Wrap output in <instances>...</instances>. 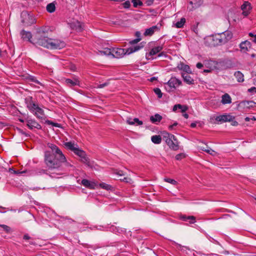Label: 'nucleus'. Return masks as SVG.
Segmentation results:
<instances>
[{
	"label": "nucleus",
	"mask_w": 256,
	"mask_h": 256,
	"mask_svg": "<svg viewBox=\"0 0 256 256\" xmlns=\"http://www.w3.org/2000/svg\"><path fill=\"white\" fill-rule=\"evenodd\" d=\"M48 146L52 152L46 151L44 154V162L50 169L60 168L61 162L65 159V156L62 150L55 144L48 143Z\"/></svg>",
	"instance_id": "nucleus-1"
},
{
	"label": "nucleus",
	"mask_w": 256,
	"mask_h": 256,
	"mask_svg": "<svg viewBox=\"0 0 256 256\" xmlns=\"http://www.w3.org/2000/svg\"><path fill=\"white\" fill-rule=\"evenodd\" d=\"M65 148L72 152L81 158V161L86 164L88 166L92 167V164L88 158L86 156V153L82 149L80 148L78 144L74 142H65L64 144Z\"/></svg>",
	"instance_id": "nucleus-2"
},
{
	"label": "nucleus",
	"mask_w": 256,
	"mask_h": 256,
	"mask_svg": "<svg viewBox=\"0 0 256 256\" xmlns=\"http://www.w3.org/2000/svg\"><path fill=\"white\" fill-rule=\"evenodd\" d=\"M144 47L142 44L136 46H132L128 48H112V58H122L126 54H130L137 52Z\"/></svg>",
	"instance_id": "nucleus-3"
},
{
	"label": "nucleus",
	"mask_w": 256,
	"mask_h": 256,
	"mask_svg": "<svg viewBox=\"0 0 256 256\" xmlns=\"http://www.w3.org/2000/svg\"><path fill=\"white\" fill-rule=\"evenodd\" d=\"M205 44L209 46H215L224 44L220 33L208 36L205 39Z\"/></svg>",
	"instance_id": "nucleus-4"
},
{
	"label": "nucleus",
	"mask_w": 256,
	"mask_h": 256,
	"mask_svg": "<svg viewBox=\"0 0 256 256\" xmlns=\"http://www.w3.org/2000/svg\"><path fill=\"white\" fill-rule=\"evenodd\" d=\"M43 31L41 30L38 32V34L32 39V43L36 46H42L48 48L50 38L40 35V34Z\"/></svg>",
	"instance_id": "nucleus-5"
},
{
	"label": "nucleus",
	"mask_w": 256,
	"mask_h": 256,
	"mask_svg": "<svg viewBox=\"0 0 256 256\" xmlns=\"http://www.w3.org/2000/svg\"><path fill=\"white\" fill-rule=\"evenodd\" d=\"M182 84V82L176 77H172L170 80L164 84V86L166 91L170 92L172 89H175Z\"/></svg>",
	"instance_id": "nucleus-6"
},
{
	"label": "nucleus",
	"mask_w": 256,
	"mask_h": 256,
	"mask_svg": "<svg viewBox=\"0 0 256 256\" xmlns=\"http://www.w3.org/2000/svg\"><path fill=\"white\" fill-rule=\"evenodd\" d=\"M48 48L49 49H62L66 46L65 42L58 39L50 38Z\"/></svg>",
	"instance_id": "nucleus-7"
},
{
	"label": "nucleus",
	"mask_w": 256,
	"mask_h": 256,
	"mask_svg": "<svg viewBox=\"0 0 256 256\" xmlns=\"http://www.w3.org/2000/svg\"><path fill=\"white\" fill-rule=\"evenodd\" d=\"M163 49V45L158 46L152 48L150 50L146 53V58L147 60H153L154 58H152L153 56L156 55L157 54L160 52Z\"/></svg>",
	"instance_id": "nucleus-8"
},
{
	"label": "nucleus",
	"mask_w": 256,
	"mask_h": 256,
	"mask_svg": "<svg viewBox=\"0 0 256 256\" xmlns=\"http://www.w3.org/2000/svg\"><path fill=\"white\" fill-rule=\"evenodd\" d=\"M234 118V116H231L230 114H224L216 116L215 120L218 123L222 124L226 122L232 121Z\"/></svg>",
	"instance_id": "nucleus-9"
},
{
	"label": "nucleus",
	"mask_w": 256,
	"mask_h": 256,
	"mask_svg": "<svg viewBox=\"0 0 256 256\" xmlns=\"http://www.w3.org/2000/svg\"><path fill=\"white\" fill-rule=\"evenodd\" d=\"M242 10V14L244 16H247L250 12L252 6L250 2L245 1L240 6Z\"/></svg>",
	"instance_id": "nucleus-10"
},
{
	"label": "nucleus",
	"mask_w": 256,
	"mask_h": 256,
	"mask_svg": "<svg viewBox=\"0 0 256 256\" xmlns=\"http://www.w3.org/2000/svg\"><path fill=\"white\" fill-rule=\"evenodd\" d=\"M26 123L27 126L30 130H32L33 128L40 130L42 128L41 126L34 120L30 118L26 120Z\"/></svg>",
	"instance_id": "nucleus-11"
},
{
	"label": "nucleus",
	"mask_w": 256,
	"mask_h": 256,
	"mask_svg": "<svg viewBox=\"0 0 256 256\" xmlns=\"http://www.w3.org/2000/svg\"><path fill=\"white\" fill-rule=\"evenodd\" d=\"M108 231L118 234L125 233L126 232V230L119 226H116L114 225L109 224Z\"/></svg>",
	"instance_id": "nucleus-12"
},
{
	"label": "nucleus",
	"mask_w": 256,
	"mask_h": 256,
	"mask_svg": "<svg viewBox=\"0 0 256 256\" xmlns=\"http://www.w3.org/2000/svg\"><path fill=\"white\" fill-rule=\"evenodd\" d=\"M220 34L223 39L224 44L230 40L233 36L232 33L230 30H226L220 33Z\"/></svg>",
	"instance_id": "nucleus-13"
},
{
	"label": "nucleus",
	"mask_w": 256,
	"mask_h": 256,
	"mask_svg": "<svg viewBox=\"0 0 256 256\" xmlns=\"http://www.w3.org/2000/svg\"><path fill=\"white\" fill-rule=\"evenodd\" d=\"M170 138L166 139V142L169 146L170 148L173 150H176L178 148V145L176 144L174 142L171 140L173 138L174 140H176L175 136L173 134H168Z\"/></svg>",
	"instance_id": "nucleus-14"
},
{
	"label": "nucleus",
	"mask_w": 256,
	"mask_h": 256,
	"mask_svg": "<svg viewBox=\"0 0 256 256\" xmlns=\"http://www.w3.org/2000/svg\"><path fill=\"white\" fill-rule=\"evenodd\" d=\"M64 83L67 86L70 87L80 86V81L76 78H74L72 80L66 78L64 80Z\"/></svg>",
	"instance_id": "nucleus-15"
},
{
	"label": "nucleus",
	"mask_w": 256,
	"mask_h": 256,
	"mask_svg": "<svg viewBox=\"0 0 256 256\" xmlns=\"http://www.w3.org/2000/svg\"><path fill=\"white\" fill-rule=\"evenodd\" d=\"M81 184L90 189H94L96 185L95 182H90L86 179H83L81 182Z\"/></svg>",
	"instance_id": "nucleus-16"
},
{
	"label": "nucleus",
	"mask_w": 256,
	"mask_h": 256,
	"mask_svg": "<svg viewBox=\"0 0 256 256\" xmlns=\"http://www.w3.org/2000/svg\"><path fill=\"white\" fill-rule=\"evenodd\" d=\"M240 48L242 52H246L250 48V42L248 40L242 42L240 44Z\"/></svg>",
	"instance_id": "nucleus-17"
},
{
	"label": "nucleus",
	"mask_w": 256,
	"mask_h": 256,
	"mask_svg": "<svg viewBox=\"0 0 256 256\" xmlns=\"http://www.w3.org/2000/svg\"><path fill=\"white\" fill-rule=\"evenodd\" d=\"M32 112L38 118L42 119L44 116V112L42 109L40 108L38 106L36 107V110H34Z\"/></svg>",
	"instance_id": "nucleus-18"
},
{
	"label": "nucleus",
	"mask_w": 256,
	"mask_h": 256,
	"mask_svg": "<svg viewBox=\"0 0 256 256\" xmlns=\"http://www.w3.org/2000/svg\"><path fill=\"white\" fill-rule=\"evenodd\" d=\"M20 35L24 40H28L29 42L32 43V40H30L32 38L30 32L22 30L20 32Z\"/></svg>",
	"instance_id": "nucleus-19"
},
{
	"label": "nucleus",
	"mask_w": 256,
	"mask_h": 256,
	"mask_svg": "<svg viewBox=\"0 0 256 256\" xmlns=\"http://www.w3.org/2000/svg\"><path fill=\"white\" fill-rule=\"evenodd\" d=\"M70 26L72 29L78 32H80L82 30V24L78 20L74 21L71 23Z\"/></svg>",
	"instance_id": "nucleus-20"
},
{
	"label": "nucleus",
	"mask_w": 256,
	"mask_h": 256,
	"mask_svg": "<svg viewBox=\"0 0 256 256\" xmlns=\"http://www.w3.org/2000/svg\"><path fill=\"white\" fill-rule=\"evenodd\" d=\"M221 102L223 104H230L232 103V98L228 94H224L222 96Z\"/></svg>",
	"instance_id": "nucleus-21"
},
{
	"label": "nucleus",
	"mask_w": 256,
	"mask_h": 256,
	"mask_svg": "<svg viewBox=\"0 0 256 256\" xmlns=\"http://www.w3.org/2000/svg\"><path fill=\"white\" fill-rule=\"evenodd\" d=\"M60 167L66 170H70V168L73 167V165L70 162L67 161L65 158V159L62 160L61 162Z\"/></svg>",
	"instance_id": "nucleus-22"
},
{
	"label": "nucleus",
	"mask_w": 256,
	"mask_h": 256,
	"mask_svg": "<svg viewBox=\"0 0 256 256\" xmlns=\"http://www.w3.org/2000/svg\"><path fill=\"white\" fill-rule=\"evenodd\" d=\"M202 3V0H198L194 1H190L189 4L191 5L192 8H189L190 10L196 8L200 6Z\"/></svg>",
	"instance_id": "nucleus-23"
},
{
	"label": "nucleus",
	"mask_w": 256,
	"mask_h": 256,
	"mask_svg": "<svg viewBox=\"0 0 256 256\" xmlns=\"http://www.w3.org/2000/svg\"><path fill=\"white\" fill-rule=\"evenodd\" d=\"M234 76L236 78V80L238 82H242L244 80V75L240 71H236L234 73Z\"/></svg>",
	"instance_id": "nucleus-24"
},
{
	"label": "nucleus",
	"mask_w": 256,
	"mask_h": 256,
	"mask_svg": "<svg viewBox=\"0 0 256 256\" xmlns=\"http://www.w3.org/2000/svg\"><path fill=\"white\" fill-rule=\"evenodd\" d=\"M178 68L182 70L184 72H186L188 74H190L192 72L190 67L186 64H184V63H180L178 66Z\"/></svg>",
	"instance_id": "nucleus-25"
},
{
	"label": "nucleus",
	"mask_w": 256,
	"mask_h": 256,
	"mask_svg": "<svg viewBox=\"0 0 256 256\" xmlns=\"http://www.w3.org/2000/svg\"><path fill=\"white\" fill-rule=\"evenodd\" d=\"M180 218L184 222L189 220L190 224H194L196 222V218L194 216H181Z\"/></svg>",
	"instance_id": "nucleus-26"
},
{
	"label": "nucleus",
	"mask_w": 256,
	"mask_h": 256,
	"mask_svg": "<svg viewBox=\"0 0 256 256\" xmlns=\"http://www.w3.org/2000/svg\"><path fill=\"white\" fill-rule=\"evenodd\" d=\"M98 54L104 56H112V48H104L102 50L98 51Z\"/></svg>",
	"instance_id": "nucleus-27"
},
{
	"label": "nucleus",
	"mask_w": 256,
	"mask_h": 256,
	"mask_svg": "<svg viewBox=\"0 0 256 256\" xmlns=\"http://www.w3.org/2000/svg\"><path fill=\"white\" fill-rule=\"evenodd\" d=\"M182 77L184 82L186 84H194V80L190 75L184 73H182Z\"/></svg>",
	"instance_id": "nucleus-28"
},
{
	"label": "nucleus",
	"mask_w": 256,
	"mask_h": 256,
	"mask_svg": "<svg viewBox=\"0 0 256 256\" xmlns=\"http://www.w3.org/2000/svg\"><path fill=\"white\" fill-rule=\"evenodd\" d=\"M162 120V116L158 114H156L154 115L150 116V120L153 124L159 122Z\"/></svg>",
	"instance_id": "nucleus-29"
},
{
	"label": "nucleus",
	"mask_w": 256,
	"mask_h": 256,
	"mask_svg": "<svg viewBox=\"0 0 256 256\" xmlns=\"http://www.w3.org/2000/svg\"><path fill=\"white\" fill-rule=\"evenodd\" d=\"M158 30V28L156 26H152L146 30L144 32V36H152L154 33Z\"/></svg>",
	"instance_id": "nucleus-30"
},
{
	"label": "nucleus",
	"mask_w": 256,
	"mask_h": 256,
	"mask_svg": "<svg viewBox=\"0 0 256 256\" xmlns=\"http://www.w3.org/2000/svg\"><path fill=\"white\" fill-rule=\"evenodd\" d=\"M151 140L154 144H160L162 142V137L160 135H154L151 137Z\"/></svg>",
	"instance_id": "nucleus-31"
},
{
	"label": "nucleus",
	"mask_w": 256,
	"mask_h": 256,
	"mask_svg": "<svg viewBox=\"0 0 256 256\" xmlns=\"http://www.w3.org/2000/svg\"><path fill=\"white\" fill-rule=\"evenodd\" d=\"M26 104L28 108L32 112L34 110H36V107L38 106V104L34 103V102L32 100L28 102Z\"/></svg>",
	"instance_id": "nucleus-32"
},
{
	"label": "nucleus",
	"mask_w": 256,
	"mask_h": 256,
	"mask_svg": "<svg viewBox=\"0 0 256 256\" xmlns=\"http://www.w3.org/2000/svg\"><path fill=\"white\" fill-rule=\"evenodd\" d=\"M24 16L27 17L28 19L30 18L32 20V22H26V20L22 19V23L26 24H32L34 22V20L32 18V16L28 14L26 12H22V17L23 18Z\"/></svg>",
	"instance_id": "nucleus-33"
},
{
	"label": "nucleus",
	"mask_w": 256,
	"mask_h": 256,
	"mask_svg": "<svg viewBox=\"0 0 256 256\" xmlns=\"http://www.w3.org/2000/svg\"><path fill=\"white\" fill-rule=\"evenodd\" d=\"M244 106L246 108H250L256 106V103L254 101H244L242 102Z\"/></svg>",
	"instance_id": "nucleus-34"
},
{
	"label": "nucleus",
	"mask_w": 256,
	"mask_h": 256,
	"mask_svg": "<svg viewBox=\"0 0 256 256\" xmlns=\"http://www.w3.org/2000/svg\"><path fill=\"white\" fill-rule=\"evenodd\" d=\"M186 22V19L184 18H180V20L176 22L175 24V26L177 28H182L184 26Z\"/></svg>",
	"instance_id": "nucleus-35"
},
{
	"label": "nucleus",
	"mask_w": 256,
	"mask_h": 256,
	"mask_svg": "<svg viewBox=\"0 0 256 256\" xmlns=\"http://www.w3.org/2000/svg\"><path fill=\"white\" fill-rule=\"evenodd\" d=\"M56 10V6L54 4L50 3L46 6V10L50 13L54 12Z\"/></svg>",
	"instance_id": "nucleus-36"
},
{
	"label": "nucleus",
	"mask_w": 256,
	"mask_h": 256,
	"mask_svg": "<svg viewBox=\"0 0 256 256\" xmlns=\"http://www.w3.org/2000/svg\"><path fill=\"white\" fill-rule=\"evenodd\" d=\"M99 185L101 188L108 190H111L112 188V186L110 185L106 184L104 182L100 183V184Z\"/></svg>",
	"instance_id": "nucleus-37"
},
{
	"label": "nucleus",
	"mask_w": 256,
	"mask_h": 256,
	"mask_svg": "<svg viewBox=\"0 0 256 256\" xmlns=\"http://www.w3.org/2000/svg\"><path fill=\"white\" fill-rule=\"evenodd\" d=\"M28 80H29L30 81L34 82L37 84H40V85L42 84V83L40 81L37 80V79L34 76L30 75L28 76Z\"/></svg>",
	"instance_id": "nucleus-38"
},
{
	"label": "nucleus",
	"mask_w": 256,
	"mask_h": 256,
	"mask_svg": "<svg viewBox=\"0 0 256 256\" xmlns=\"http://www.w3.org/2000/svg\"><path fill=\"white\" fill-rule=\"evenodd\" d=\"M108 226L109 224H108L105 226H94V228L103 231H108Z\"/></svg>",
	"instance_id": "nucleus-39"
},
{
	"label": "nucleus",
	"mask_w": 256,
	"mask_h": 256,
	"mask_svg": "<svg viewBox=\"0 0 256 256\" xmlns=\"http://www.w3.org/2000/svg\"><path fill=\"white\" fill-rule=\"evenodd\" d=\"M164 181L168 183H170L174 186H176L178 184V182L176 180L170 178H164Z\"/></svg>",
	"instance_id": "nucleus-40"
},
{
	"label": "nucleus",
	"mask_w": 256,
	"mask_h": 256,
	"mask_svg": "<svg viewBox=\"0 0 256 256\" xmlns=\"http://www.w3.org/2000/svg\"><path fill=\"white\" fill-rule=\"evenodd\" d=\"M133 6L134 8L142 6L143 4L140 0H132Z\"/></svg>",
	"instance_id": "nucleus-41"
},
{
	"label": "nucleus",
	"mask_w": 256,
	"mask_h": 256,
	"mask_svg": "<svg viewBox=\"0 0 256 256\" xmlns=\"http://www.w3.org/2000/svg\"><path fill=\"white\" fill-rule=\"evenodd\" d=\"M154 93L157 95L158 97L160 98L162 96V93L161 92V90L159 88H155L154 90Z\"/></svg>",
	"instance_id": "nucleus-42"
},
{
	"label": "nucleus",
	"mask_w": 256,
	"mask_h": 256,
	"mask_svg": "<svg viewBox=\"0 0 256 256\" xmlns=\"http://www.w3.org/2000/svg\"><path fill=\"white\" fill-rule=\"evenodd\" d=\"M46 124H47L48 125H52L53 126L60 128V124L58 123L54 122L51 120H47L46 121Z\"/></svg>",
	"instance_id": "nucleus-43"
},
{
	"label": "nucleus",
	"mask_w": 256,
	"mask_h": 256,
	"mask_svg": "<svg viewBox=\"0 0 256 256\" xmlns=\"http://www.w3.org/2000/svg\"><path fill=\"white\" fill-rule=\"evenodd\" d=\"M186 157V154L184 153H180L176 156V159L178 160H180Z\"/></svg>",
	"instance_id": "nucleus-44"
},
{
	"label": "nucleus",
	"mask_w": 256,
	"mask_h": 256,
	"mask_svg": "<svg viewBox=\"0 0 256 256\" xmlns=\"http://www.w3.org/2000/svg\"><path fill=\"white\" fill-rule=\"evenodd\" d=\"M0 226L2 227L3 230L7 233H8L10 231V228L8 226L5 224H0Z\"/></svg>",
	"instance_id": "nucleus-45"
},
{
	"label": "nucleus",
	"mask_w": 256,
	"mask_h": 256,
	"mask_svg": "<svg viewBox=\"0 0 256 256\" xmlns=\"http://www.w3.org/2000/svg\"><path fill=\"white\" fill-rule=\"evenodd\" d=\"M173 243L174 244L178 246V247H180V250L182 251H184L185 250H190V249L188 247L184 246H182L181 244L176 242L174 241Z\"/></svg>",
	"instance_id": "nucleus-46"
},
{
	"label": "nucleus",
	"mask_w": 256,
	"mask_h": 256,
	"mask_svg": "<svg viewBox=\"0 0 256 256\" xmlns=\"http://www.w3.org/2000/svg\"><path fill=\"white\" fill-rule=\"evenodd\" d=\"M185 108L183 106H182V104H175L173 106L172 110L174 112H176L177 111V110H178V108Z\"/></svg>",
	"instance_id": "nucleus-47"
},
{
	"label": "nucleus",
	"mask_w": 256,
	"mask_h": 256,
	"mask_svg": "<svg viewBox=\"0 0 256 256\" xmlns=\"http://www.w3.org/2000/svg\"><path fill=\"white\" fill-rule=\"evenodd\" d=\"M141 40V38H136L133 40H131L129 42L130 44L131 45H134L136 44H137L138 42H139Z\"/></svg>",
	"instance_id": "nucleus-48"
},
{
	"label": "nucleus",
	"mask_w": 256,
	"mask_h": 256,
	"mask_svg": "<svg viewBox=\"0 0 256 256\" xmlns=\"http://www.w3.org/2000/svg\"><path fill=\"white\" fill-rule=\"evenodd\" d=\"M134 124H136L137 126H141L143 124L142 120H140L138 118H134Z\"/></svg>",
	"instance_id": "nucleus-49"
},
{
	"label": "nucleus",
	"mask_w": 256,
	"mask_h": 256,
	"mask_svg": "<svg viewBox=\"0 0 256 256\" xmlns=\"http://www.w3.org/2000/svg\"><path fill=\"white\" fill-rule=\"evenodd\" d=\"M205 64H212V65H214V68H216V66H215V65H218V63L216 62V61H213V60H210V61H208L206 62Z\"/></svg>",
	"instance_id": "nucleus-50"
},
{
	"label": "nucleus",
	"mask_w": 256,
	"mask_h": 256,
	"mask_svg": "<svg viewBox=\"0 0 256 256\" xmlns=\"http://www.w3.org/2000/svg\"><path fill=\"white\" fill-rule=\"evenodd\" d=\"M108 84H109L108 82H104L103 84H100L98 85L96 88H102L107 86Z\"/></svg>",
	"instance_id": "nucleus-51"
},
{
	"label": "nucleus",
	"mask_w": 256,
	"mask_h": 256,
	"mask_svg": "<svg viewBox=\"0 0 256 256\" xmlns=\"http://www.w3.org/2000/svg\"><path fill=\"white\" fill-rule=\"evenodd\" d=\"M202 150L206 152L207 153L212 155L213 154V153L214 152V151L211 148L204 149V148H203Z\"/></svg>",
	"instance_id": "nucleus-52"
},
{
	"label": "nucleus",
	"mask_w": 256,
	"mask_h": 256,
	"mask_svg": "<svg viewBox=\"0 0 256 256\" xmlns=\"http://www.w3.org/2000/svg\"><path fill=\"white\" fill-rule=\"evenodd\" d=\"M126 122L130 125H134V119H132V118H128V119L126 120Z\"/></svg>",
	"instance_id": "nucleus-53"
},
{
	"label": "nucleus",
	"mask_w": 256,
	"mask_h": 256,
	"mask_svg": "<svg viewBox=\"0 0 256 256\" xmlns=\"http://www.w3.org/2000/svg\"><path fill=\"white\" fill-rule=\"evenodd\" d=\"M178 123L177 122H174L172 124L168 126V130H172L175 126H178Z\"/></svg>",
	"instance_id": "nucleus-54"
},
{
	"label": "nucleus",
	"mask_w": 256,
	"mask_h": 256,
	"mask_svg": "<svg viewBox=\"0 0 256 256\" xmlns=\"http://www.w3.org/2000/svg\"><path fill=\"white\" fill-rule=\"evenodd\" d=\"M9 171L10 172H11L12 173H13V174H22V173L23 172H22L15 170H13L12 168H10Z\"/></svg>",
	"instance_id": "nucleus-55"
},
{
	"label": "nucleus",
	"mask_w": 256,
	"mask_h": 256,
	"mask_svg": "<svg viewBox=\"0 0 256 256\" xmlns=\"http://www.w3.org/2000/svg\"><path fill=\"white\" fill-rule=\"evenodd\" d=\"M182 106H183L185 108H178V110H180V112H182H182H185L188 109V107L186 106V105H182Z\"/></svg>",
	"instance_id": "nucleus-56"
},
{
	"label": "nucleus",
	"mask_w": 256,
	"mask_h": 256,
	"mask_svg": "<svg viewBox=\"0 0 256 256\" xmlns=\"http://www.w3.org/2000/svg\"><path fill=\"white\" fill-rule=\"evenodd\" d=\"M248 91L250 93H252V92L256 93V88L254 86H252V87L248 89Z\"/></svg>",
	"instance_id": "nucleus-57"
},
{
	"label": "nucleus",
	"mask_w": 256,
	"mask_h": 256,
	"mask_svg": "<svg viewBox=\"0 0 256 256\" xmlns=\"http://www.w3.org/2000/svg\"><path fill=\"white\" fill-rule=\"evenodd\" d=\"M124 8H128L130 6V2L129 1H126L124 4Z\"/></svg>",
	"instance_id": "nucleus-58"
},
{
	"label": "nucleus",
	"mask_w": 256,
	"mask_h": 256,
	"mask_svg": "<svg viewBox=\"0 0 256 256\" xmlns=\"http://www.w3.org/2000/svg\"><path fill=\"white\" fill-rule=\"evenodd\" d=\"M204 65L201 62H198L197 63L196 66L198 68H202L203 67Z\"/></svg>",
	"instance_id": "nucleus-59"
},
{
	"label": "nucleus",
	"mask_w": 256,
	"mask_h": 256,
	"mask_svg": "<svg viewBox=\"0 0 256 256\" xmlns=\"http://www.w3.org/2000/svg\"><path fill=\"white\" fill-rule=\"evenodd\" d=\"M154 2V0H147L146 1V4L147 6H150L152 5Z\"/></svg>",
	"instance_id": "nucleus-60"
},
{
	"label": "nucleus",
	"mask_w": 256,
	"mask_h": 256,
	"mask_svg": "<svg viewBox=\"0 0 256 256\" xmlns=\"http://www.w3.org/2000/svg\"><path fill=\"white\" fill-rule=\"evenodd\" d=\"M23 238L24 240H28L30 239V238L28 234H26L24 236Z\"/></svg>",
	"instance_id": "nucleus-61"
},
{
	"label": "nucleus",
	"mask_w": 256,
	"mask_h": 256,
	"mask_svg": "<svg viewBox=\"0 0 256 256\" xmlns=\"http://www.w3.org/2000/svg\"><path fill=\"white\" fill-rule=\"evenodd\" d=\"M182 116H183L186 118V119H188V114L186 112H182Z\"/></svg>",
	"instance_id": "nucleus-62"
},
{
	"label": "nucleus",
	"mask_w": 256,
	"mask_h": 256,
	"mask_svg": "<svg viewBox=\"0 0 256 256\" xmlns=\"http://www.w3.org/2000/svg\"><path fill=\"white\" fill-rule=\"evenodd\" d=\"M165 53L164 52H159L158 54V57H161V56H165Z\"/></svg>",
	"instance_id": "nucleus-63"
},
{
	"label": "nucleus",
	"mask_w": 256,
	"mask_h": 256,
	"mask_svg": "<svg viewBox=\"0 0 256 256\" xmlns=\"http://www.w3.org/2000/svg\"><path fill=\"white\" fill-rule=\"evenodd\" d=\"M196 126V123L195 122H192L191 124H190V126L192 128H194Z\"/></svg>",
	"instance_id": "nucleus-64"
}]
</instances>
